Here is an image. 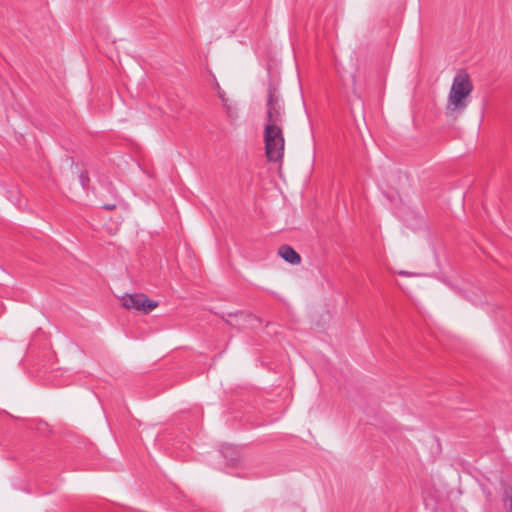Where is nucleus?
Segmentation results:
<instances>
[{
    "mask_svg": "<svg viewBox=\"0 0 512 512\" xmlns=\"http://www.w3.org/2000/svg\"><path fill=\"white\" fill-rule=\"evenodd\" d=\"M472 90L473 84L469 74L459 71L453 78L448 95L447 114L457 117L468 106V98Z\"/></svg>",
    "mask_w": 512,
    "mask_h": 512,
    "instance_id": "nucleus-2",
    "label": "nucleus"
},
{
    "mask_svg": "<svg viewBox=\"0 0 512 512\" xmlns=\"http://www.w3.org/2000/svg\"><path fill=\"white\" fill-rule=\"evenodd\" d=\"M503 502L507 512H512V488L506 487L504 489Z\"/></svg>",
    "mask_w": 512,
    "mask_h": 512,
    "instance_id": "nucleus-7",
    "label": "nucleus"
},
{
    "mask_svg": "<svg viewBox=\"0 0 512 512\" xmlns=\"http://www.w3.org/2000/svg\"><path fill=\"white\" fill-rule=\"evenodd\" d=\"M219 97L221 98V100H222V102H223V105H224L227 109H229V107H228V105H227V100H226V98H225V96H224V93H223V92L219 91Z\"/></svg>",
    "mask_w": 512,
    "mask_h": 512,
    "instance_id": "nucleus-9",
    "label": "nucleus"
},
{
    "mask_svg": "<svg viewBox=\"0 0 512 512\" xmlns=\"http://www.w3.org/2000/svg\"><path fill=\"white\" fill-rule=\"evenodd\" d=\"M472 90L473 84L469 74L459 71L453 78L448 95L447 114L457 117L468 106V98Z\"/></svg>",
    "mask_w": 512,
    "mask_h": 512,
    "instance_id": "nucleus-1",
    "label": "nucleus"
},
{
    "mask_svg": "<svg viewBox=\"0 0 512 512\" xmlns=\"http://www.w3.org/2000/svg\"><path fill=\"white\" fill-rule=\"evenodd\" d=\"M398 274H399L400 276H405V277H411V276L416 275L415 273H412V272H409V271H405V270H400V271L398 272Z\"/></svg>",
    "mask_w": 512,
    "mask_h": 512,
    "instance_id": "nucleus-8",
    "label": "nucleus"
},
{
    "mask_svg": "<svg viewBox=\"0 0 512 512\" xmlns=\"http://www.w3.org/2000/svg\"><path fill=\"white\" fill-rule=\"evenodd\" d=\"M227 451H231V453H233V448H227Z\"/></svg>",
    "mask_w": 512,
    "mask_h": 512,
    "instance_id": "nucleus-11",
    "label": "nucleus"
},
{
    "mask_svg": "<svg viewBox=\"0 0 512 512\" xmlns=\"http://www.w3.org/2000/svg\"><path fill=\"white\" fill-rule=\"evenodd\" d=\"M278 253L290 264L297 265L301 262V256L289 245H282Z\"/></svg>",
    "mask_w": 512,
    "mask_h": 512,
    "instance_id": "nucleus-6",
    "label": "nucleus"
},
{
    "mask_svg": "<svg viewBox=\"0 0 512 512\" xmlns=\"http://www.w3.org/2000/svg\"><path fill=\"white\" fill-rule=\"evenodd\" d=\"M265 153L268 161L280 162L284 156L285 140L282 127H264Z\"/></svg>",
    "mask_w": 512,
    "mask_h": 512,
    "instance_id": "nucleus-4",
    "label": "nucleus"
},
{
    "mask_svg": "<svg viewBox=\"0 0 512 512\" xmlns=\"http://www.w3.org/2000/svg\"><path fill=\"white\" fill-rule=\"evenodd\" d=\"M122 305L127 309H134L143 313H149L158 306V303L150 300L143 293H135L123 296Z\"/></svg>",
    "mask_w": 512,
    "mask_h": 512,
    "instance_id": "nucleus-5",
    "label": "nucleus"
},
{
    "mask_svg": "<svg viewBox=\"0 0 512 512\" xmlns=\"http://www.w3.org/2000/svg\"><path fill=\"white\" fill-rule=\"evenodd\" d=\"M116 204L115 203H112V204H105L102 206V208L106 209V210H113L116 208Z\"/></svg>",
    "mask_w": 512,
    "mask_h": 512,
    "instance_id": "nucleus-10",
    "label": "nucleus"
},
{
    "mask_svg": "<svg viewBox=\"0 0 512 512\" xmlns=\"http://www.w3.org/2000/svg\"><path fill=\"white\" fill-rule=\"evenodd\" d=\"M284 106L278 88L271 81L267 87L265 126L282 127Z\"/></svg>",
    "mask_w": 512,
    "mask_h": 512,
    "instance_id": "nucleus-3",
    "label": "nucleus"
}]
</instances>
